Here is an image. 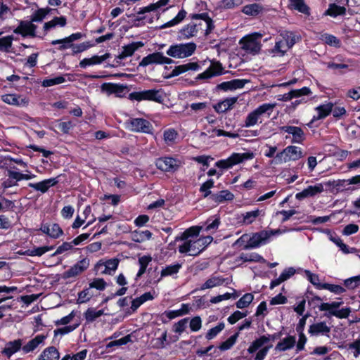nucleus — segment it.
<instances>
[{"label":"nucleus","instance_id":"4","mask_svg":"<svg viewBox=\"0 0 360 360\" xmlns=\"http://www.w3.org/2000/svg\"><path fill=\"white\" fill-rule=\"evenodd\" d=\"M302 157V150L300 148L295 146H289L282 151L278 153L274 159L270 162L271 165H277L290 161H295Z\"/></svg>","mask_w":360,"mask_h":360},{"label":"nucleus","instance_id":"41","mask_svg":"<svg viewBox=\"0 0 360 360\" xmlns=\"http://www.w3.org/2000/svg\"><path fill=\"white\" fill-rule=\"evenodd\" d=\"M178 137L177 131L172 128L167 129L163 131V139L168 146L173 145Z\"/></svg>","mask_w":360,"mask_h":360},{"label":"nucleus","instance_id":"62","mask_svg":"<svg viewBox=\"0 0 360 360\" xmlns=\"http://www.w3.org/2000/svg\"><path fill=\"white\" fill-rule=\"evenodd\" d=\"M321 289L328 290L336 295H340L345 291V289L340 285L329 283H323L321 285Z\"/></svg>","mask_w":360,"mask_h":360},{"label":"nucleus","instance_id":"36","mask_svg":"<svg viewBox=\"0 0 360 360\" xmlns=\"http://www.w3.org/2000/svg\"><path fill=\"white\" fill-rule=\"evenodd\" d=\"M262 214V215H264L262 211L258 209L243 213L241 214V222L245 225H250L252 224L256 220V219Z\"/></svg>","mask_w":360,"mask_h":360},{"label":"nucleus","instance_id":"5","mask_svg":"<svg viewBox=\"0 0 360 360\" xmlns=\"http://www.w3.org/2000/svg\"><path fill=\"white\" fill-rule=\"evenodd\" d=\"M195 49V44L192 42L176 44L171 45L166 51V53L167 56L174 58H184L193 55Z\"/></svg>","mask_w":360,"mask_h":360},{"label":"nucleus","instance_id":"7","mask_svg":"<svg viewBox=\"0 0 360 360\" xmlns=\"http://www.w3.org/2000/svg\"><path fill=\"white\" fill-rule=\"evenodd\" d=\"M129 96L131 99L136 101H150L161 103L164 100L165 94L162 89H148L133 92Z\"/></svg>","mask_w":360,"mask_h":360},{"label":"nucleus","instance_id":"45","mask_svg":"<svg viewBox=\"0 0 360 360\" xmlns=\"http://www.w3.org/2000/svg\"><path fill=\"white\" fill-rule=\"evenodd\" d=\"M262 122V120H259L256 112L252 110L247 115L244 121V127L248 128L252 127Z\"/></svg>","mask_w":360,"mask_h":360},{"label":"nucleus","instance_id":"3","mask_svg":"<svg viewBox=\"0 0 360 360\" xmlns=\"http://www.w3.org/2000/svg\"><path fill=\"white\" fill-rule=\"evenodd\" d=\"M295 43V36L288 31H282L276 39L274 47L270 51L273 56H283Z\"/></svg>","mask_w":360,"mask_h":360},{"label":"nucleus","instance_id":"46","mask_svg":"<svg viewBox=\"0 0 360 360\" xmlns=\"http://www.w3.org/2000/svg\"><path fill=\"white\" fill-rule=\"evenodd\" d=\"M51 9L49 8H39L31 16L30 21L32 22H40L46 18L49 13Z\"/></svg>","mask_w":360,"mask_h":360},{"label":"nucleus","instance_id":"50","mask_svg":"<svg viewBox=\"0 0 360 360\" xmlns=\"http://www.w3.org/2000/svg\"><path fill=\"white\" fill-rule=\"evenodd\" d=\"M181 265L180 264H174L169 266H167L161 271V277H165L169 276H172L179 272L181 269Z\"/></svg>","mask_w":360,"mask_h":360},{"label":"nucleus","instance_id":"25","mask_svg":"<svg viewBox=\"0 0 360 360\" xmlns=\"http://www.w3.org/2000/svg\"><path fill=\"white\" fill-rule=\"evenodd\" d=\"M46 336L44 335H38L33 339L28 341L25 345H22V351L24 354H28L34 351L40 345H44Z\"/></svg>","mask_w":360,"mask_h":360},{"label":"nucleus","instance_id":"18","mask_svg":"<svg viewBox=\"0 0 360 360\" xmlns=\"http://www.w3.org/2000/svg\"><path fill=\"white\" fill-rule=\"evenodd\" d=\"M22 340L16 339L12 341H8L5 344L1 354L7 358H11L13 354L22 349Z\"/></svg>","mask_w":360,"mask_h":360},{"label":"nucleus","instance_id":"53","mask_svg":"<svg viewBox=\"0 0 360 360\" xmlns=\"http://www.w3.org/2000/svg\"><path fill=\"white\" fill-rule=\"evenodd\" d=\"M53 249V246H43L39 248H34L32 250L26 251V255L29 256H41L46 252Z\"/></svg>","mask_w":360,"mask_h":360},{"label":"nucleus","instance_id":"56","mask_svg":"<svg viewBox=\"0 0 360 360\" xmlns=\"http://www.w3.org/2000/svg\"><path fill=\"white\" fill-rule=\"evenodd\" d=\"M290 5L294 9L302 13H309V8L304 4V0H290Z\"/></svg>","mask_w":360,"mask_h":360},{"label":"nucleus","instance_id":"37","mask_svg":"<svg viewBox=\"0 0 360 360\" xmlns=\"http://www.w3.org/2000/svg\"><path fill=\"white\" fill-rule=\"evenodd\" d=\"M224 282V280L218 276H212L208 278L200 288V290H204L206 289H210L214 287L221 285Z\"/></svg>","mask_w":360,"mask_h":360},{"label":"nucleus","instance_id":"52","mask_svg":"<svg viewBox=\"0 0 360 360\" xmlns=\"http://www.w3.org/2000/svg\"><path fill=\"white\" fill-rule=\"evenodd\" d=\"M101 89L103 91H105L109 94H113L122 92L124 87L120 84L105 83L102 85Z\"/></svg>","mask_w":360,"mask_h":360},{"label":"nucleus","instance_id":"35","mask_svg":"<svg viewBox=\"0 0 360 360\" xmlns=\"http://www.w3.org/2000/svg\"><path fill=\"white\" fill-rule=\"evenodd\" d=\"M264 11V6L260 4H251L243 6L242 12L250 16H256Z\"/></svg>","mask_w":360,"mask_h":360},{"label":"nucleus","instance_id":"30","mask_svg":"<svg viewBox=\"0 0 360 360\" xmlns=\"http://www.w3.org/2000/svg\"><path fill=\"white\" fill-rule=\"evenodd\" d=\"M237 101V97L227 98L214 105V109L218 113L225 112L227 110L233 108Z\"/></svg>","mask_w":360,"mask_h":360},{"label":"nucleus","instance_id":"12","mask_svg":"<svg viewBox=\"0 0 360 360\" xmlns=\"http://www.w3.org/2000/svg\"><path fill=\"white\" fill-rule=\"evenodd\" d=\"M155 165L159 169L163 172H174L180 167L181 162L171 157H163L158 158Z\"/></svg>","mask_w":360,"mask_h":360},{"label":"nucleus","instance_id":"38","mask_svg":"<svg viewBox=\"0 0 360 360\" xmlns=\"http://www.w3.org/2000/svg\"><path fill=\"white\" fill-rule=\"evenodd\" d=\"M198 30L196 25L193 23H190L179 31V37L181 39H189L195 36Z\"/></svg>","mask_w":360,"mask_h":360},{"label":"nucleus","instance_id":"40","mask_svg":"<svg viewBox=\"0 0 360 360\" xmlns=\"http://www.w3.org/2000/svg\"><path fill=\"white\" fill-rule=\"evenodd\" d=\"M169 0H159L155 3L150 4V5L145 6L141 9L139 12V14H143L145 13L155 11L157 12L163 6H165Z\"/></svg>","mask_w":360,"mask_h":360},{"label":"nucleus","instance_id":"15","mask_svg":"<svg viewBox=\"0 0 360 360\" xmlns=\"http://www.w3.org/2000/svg\"><path fill=\"white\" fill-rule=\"evenodd\" d=\"M129 127L131 131L149 134L152 131L151 124L142 118H134L130 120Z\"/></svg>","mask_w":360,"mask_h":360},{"label":"nucleus","instance_id":"55","mask_svg":"<svg viewBox=\"0 0 360 360\" xmlns=\"http://www.w3.org/2000/svg\"><path fill=\"white\" fill-rule=\"evenodd\" d=\"M82 37V34L80 32L74 33L68 37H65V38H63L61 39L53 40L51 41V44L56 45L58 43H68V44L71 43V44H72V42L74 41L81 39Z\"/></svg>","mask_w":360,"mask_h":360},{"label":"nucleus","instance_id":"1","mask_svg":"<svg viewBox=\"0 0 360 360\" xmlns=\"http://www.w3.org/2000/svg\"><path fill=\"white\" fill-rule=\"evenodd\" d=\"M202 227L192 226L183 232L180 236L176 238V240H181L178 250L181 254L189 256H197L202 252L213 240L212 236H207L198 238Z\"/></svg>","mask_w":360,"mask_h":360},{"label":"nucleus","instance_id":"39","mask_svg":"<svg viewBox=\"0 0 360 360\" xmlns=\"http://www.w3.org/2000/svg\"><path fill=\"white\" fill-rule=\"evenodd\" d=\"M211 199L215 202L221 203L225 201L232 200L233 199V195L229 191L224 190L217 193L212 194Z\"/></svg>","mask_w":360,"mask_h":360},{"label":"nucleus","instance_id":"22","mask_svg":"<svg viewBox=\"0 0 360 360\" xmlns=\"http://www.w3.org/2000/svg\"><path fill=\"white\" fill-rule=\"evenodd\" d=\"M281 129L292 136V143H302L305 139L304 133L300 127L295 126H283Z\"/></svg>","mask_w":360,"mask_h":360},{"label":"nucleus","instance_id":"31","mask_svg":"<svg viewBox=\"0 0 360 360\" xmlns=\"http://www.w3.org/2000/svg\"><path fill=\"white\" fill-rule=\"evenodd\" d=\"M276 104L274 103H263L259 105L257 108L253 110L257 115L259 120H262V117L266 115L269 117L273 112Z\"/></svg>","mask_w":360,"mask_h":360},{"label":"nucleus","instance_id":"42","mask_svg":"<svg viewBox=\"0 0 360 360\" xmlns=\"http://www.w3.org/2000/svg\"><path fill=\"white\" fill-rule=\"evenodd\" d=\"M219 224V218L214 217V218L208 219L205 222V226H201V230H204L210 233H214L218 229Z\"/></svg>","mask_w":360,"mask_h":360},{"label":"nucleus","instance_id":"21","mask_svg":"<svg viewBox=\"0 0 360 360\" xmlns=\"http://www.w3.org/2000/svg\"><path fill=\"white\" fill-rule=\"evenodd\" d=\"M249 82V80L243 79H235L231 81L224 82L217 85V89L224 91H234L242 89Z\"/></svg>","mask_w":360,"mask_h":360},{"label":"nucleus","instance_id":"58","mask_svg":"<svg viewBox=\"0 0 360 360\" xmlns=\"http://www.w3.org/2000/svg\"><path fill=\"white\" fill-rule=\"evenodd\" d=\"M238 337V333H236L233 335H231L229 338H228L226 341L223 342L221 344V345L219 346V349L222 351L231 349L236 342Z\"/></svg>","mask_w":360,"mask_h":360},{"label":"nucleus","instance_id":"60","mask_svg":"<svg viewBox=\"0 0 360 360\" xmlns=\"http://www.w3.org/2000/svg\"><path fill=\"white\" fill-rule=\"evenodd\" d=\"M304 273L307 278L311 284H313L314 286H316L319 289H321V285L323 283L320 282L319 277L317 274H313L309 270H305Z\"/></svg>","mask_w":360,"mask_h":360},{"label":"nucleus","instance_id":"44","mask_svg":"<svg viewBox=\"0 0 360 360\" xmlns=\"http://www.w3.org/2000/svg\"><path fill=\"white\" fill-rule=\"evenodd\" d=\"M240 259L243 262H255L266 263V260L259 254L253 252L250 254L242 253L240 255Z\"/></svg>","mask_w":360,"mask_h":360},{"label":"nucleus","instance_id":"28","mask_svg":"<svg viewBox=\"0 0 360 360\" xmlns=\"http://www.w3.org/2000/svg\"><path fill=\"white\" fill-rule=\"evenodd\" d=\"M109 57V53H105L102 56H93L91 58H86L79 62V66L82 68H86L89 66L99 65L107 60Z\"/></svg>","mask_w":360,"mask_h":360},{"label":"nucleus","instance_id":"63","mask_svg":"<svg viewBox=\"0 0 360 360\" xmlns=\"http://www.w3.org/2000/svg\"><path fill=\"white\" fill-rule=\"evenodd\" d=\"M224 327L225 325L224 323H219L217 326L208 330L206 334V338L207 340L213 339L224 328Z\"/></svg>","mask_w":360,"mask_h":360},{"label":"nucleus","instance_id":"48","mask_svg":"<svg viewBox=\"0 0 360 360\" xmlns=\"http://www.w3.org/2000/svg\"><path fill=\"white\" fill-rule=\"evenodd\" d=\"M103 314H104V311L102 309L96 310L94 308H89L84 313V316L87 321L93 322Z\"/></svg>","mask_w":360,"mask_h":360},{"label":"nucleus","instance_id":"8","mask_svg":"<svg viewBox=\"0 0 360 360\" xmlns=\"http://www.w3.org/2000/svg\"><path fill=\"white\" fill-rule=\"evenodd\" d=\"M342 304V302H332L330 303L323 302L319 307L320 311H328L330 316H334L340 319L347 318L350 313L349 308H342L339 309V307Z\"/></svg>","mask_w":360,"mask_h":360},{"label":"nucleus","instance_id":"61","mask_svg":"<svg viewBox=\"0 0 360 360\" xmlns=\"http://www.w3.org/2000/svg\"><path fill=\"white\" fill-rule=\"evenodd\" d=\"M321 39L330 46H340V41L333 35L329 34H323L321 35Z\"/></svg>","mask_w":360,"mask_h":360},{"label":"nucleus","instance_id":"2","mask_svg":"<svg viewBox=\"0 0 360 360\" xmlns=\"http://www.w3.org/2000/svg\"><path fill=\"white\" fill-rule=\"evenodd\" d=\"M275 338V335H266L255 340L248 349L249 354H253L257 351L253 360H264L272 347L271 342L274 341Z\"/></svg>","mask_w":360,"mask_h":360},{"label":"nucleus","instance_id":"9","mask_svg":"<svg viewBox=\"0 0 360 360\" xmlns=\"http://www.w3.org/2000/svg\"><path fill=\"white\" fill-rule=\"evenodd\" d=\"M271 240L268 229L255 233L249 238L248 243L244 245L245 249L255 248L266 245Z\"/></svg>","mask_w":360,"mask_h":360},{"label":"nucleus","instance_id":"51","mask_svg":"<svg viewBox=\"0 0 360 360\" xmlns=\"http://www.w3.org/2000/svg\"><path fill=\"white\" fill-rule=\"evenodd\" d=\"M186 15V12L184 9H181L178 13V14L176 15L175 18H174L169 22L164 24L161 27L166 28V27L174 26V25L180 23L185 18Z\"/></svg>","mask_w":360,"mask_h":360},{"label":"nucleus","instance_id":"57","mask_svg":"<svg viewBox=\"0 0 360 360\" xmlns=\"http://www.w3.org/2000/svg\"><path fill=\"white\" fill-rule=\"evenodd\" d=\"M93 297V293L91 288L89 287L84 289L78 294L77 302L79 304L85 303L90 300Z\"/></svg>","mask_w":360,"mask_h":360},{"label":"nucleus","instance_id":"27","mask_svg":"<svg viewBox=\"0 0 360 360\" xmlns=\"http://www.w3.org/2000/svg\"><path fill=\"white\" fill-rule=\"evenodd\" d=\"M143 46L144 44L141 41L132 42L129 44L124 46L122 47V51L117 56V58L120 60H123L127 57L131 56L136 51L143 47Z\"/></svg>","mask_w":360,"mask_h":360},{"label":"nucleus","instance_id":"10","mask_svg":"<svg viewBox=\"0 0 360 360\" xmlns=\"http://www.w3.org/2000/svg\"><path fill=\"white\" fill-rule=\"evenodd\" d=\"M250 158H252V155L250 153H233L227 159L217 161L215 165L219 168L229 169Z\"/></svg>","mask_w":360,"mask_h":360},{"label":"nucleus","instance_id":"6","mask_svg":"<svg viewBox=\"0 0 360 360\" xmlns=\"http://www.w3.org/2000/svg\"><path fill=\"white\" fill-rule=\"evenodd\" d=\"M262 34L254 32L245 36L240 40L241 48L248 53L256 54L261 49V38Z\"/></svg>","mask_w":360,"mask_h":360},{"label":"nucleus","instance_id":"11","mask_svg":"<svg viewBox=\"0 0 360 360\" xmlns=\"http://www.w3.org/2000/svg\"><path fill=\"white\" fill-rule=\"evenodd\" d=\"M173 60L164 56L162 52H154L143 57L139 63V66L146 67L150 65L172 64Z\"/></svg>","mask_w":360,"mask_h":360},{"label":"nucleus","instance_id":"59","mask_svg":"<svg viewBox=\"0 0 360 360\" xmlns=\"http://www.w3.org/2000/svg\"><path fill=\"white\" fill-rule=\"evenodd\" d=\"M65 81V78L63 76H58L54 78L44 79L42 82V86L44 87H49L53 85L62 84Z\"/></svg>","mask_w":360,"mask_h":360},{"label":"nucleus","instance_id":"34","mask_svg":"<svg viewBox=\"0 0 360 360\" xmlns=\"http://www.w3.org/2000/svg\"><path fill=\"white\" fill-rule=\"evenodd\" d=\"M60 354L54 347H49L44 349L37 360H59Z\"/></svg>","mask_w":360,"mask_h":360},{"label":"nucleus","instance_id":"26","mask_svg":"<svg viewBox=\"0 0 360 360\" xmlns=\"http://www.w3.org/2000/svg\"><path fill=\"white\" fill-rule=\"evenodd\" d=\"M296 344V338L292 335H288L281 339L275 346V351L285 352L292 349Z\"/></svg>","mask_w":360,"mask_h":360},{"label":"nucleus","instance_id":"47","mask_svg":"<svg viewBox=\"0 0 360 360\" xmlns=\"http://www.w3.org/2000/svg\"><path fill=\"white\" fill-rule=\"evenodd\" d=\"M14 38L13 36H6L0 38V51L10 52Z\"/></svg>","mask_w":360,"mask_h":360},{"label":"nucleus","instance_id":"19","mask_svg":"<svg viewBox=\"0 0 360 360\" xmlns=\"http://www.w3.org/2000/svg\"><path fill=\"white\" fill-rule=\"evenodd\" d=\"M333 110V103L330 102L326 103L324 104L320 105L315 108L316 112V115H314L311 120V122L307 124L309 127H311V124L319 120H322L326 117Z\"/></svg>","mask_w":360,"mask_h":360},{"label":"nucleus","instance_id":"23","mask_svg":"<svg viewBox=\"0 0 360 360\" xmlns=\"http://www.w3.org/2000/svg\"><path fill=\"white\" fill-rule=\"evenodd\" d=\"M308 332L311 336H328V333L330 332V327L328 326L326 322H316L309 326Z\"/></svg>","mask_w":360,"mask_h":360},{"label":"nucleus","instance_id":"43","mask_svg":"<svg viewBox=\"0 0 360 360\" xmlns=\"http://www.w3.org/2000/svg\"><path fill=\"white\" fill-rule=\"evenodd\" d=\"M66 25V18L63 16L55 17L51 20L45 22L44 25V31L47 32L51 28L55 27L57 25L64 27Z\"/></svg>","mask_w":360,"mask_h":360},{"label":"nucleus","instance_id":"32","mask_svg":"<svg viewBox=\"0 0 360 360\" xmlns=\"http://www.w3.org/2000/svg\"><path fill=\"white\" fill-rule=\"evenodd\" d=\"M311 94V91L309 88L308 87H303L300 89H294L290 91H289L287 94H285L282 96L281 100L283 101H288L293 98H298L302 96H307Z\"/></svg>","mask_w":360,"mask_h":360},{"label":"nucleus","instance_id":"14","mask_svg":"<svg viewBox=\"0 0 360 360\" xmlns=\"http://www.w3.org/2000/svg\"><path fill=\"white\" fill-rule=\"evenodd\" d=\"M89 260L86 258H84L77 262L68 271H65L63 273V278H70L72 277H76L77 276L81 274L82 272L86 271L89 268Z\"/></svg>","mask_w":360,"mask_h":360},{"label":"nucleus","instance_id":"29","mask_svg":"<svg viewBox=\"0 0 360 360\" xmlns=\"http://www.w3.org/2000/svg\"><path fill=\"white\" fill-rule=\"evenodd\" d=\"M41 231L53 238H58L63 234L62 229L57 224H44L41 227Z\"/></svg>","mask_w":360,"mask_h":360},{"label":"nucleus","instance_id":"33","mask_svg":"<svg viewBox=\"0 0 360 360\" xmlns=\"http://www.w3.org/2000/svg\"><path fill=\"white\" fill-rule=\"evenodd\" d=\"M152 233L148 230H135L131 233V239L136 243H144L152 238Z\"/></svg>","mask_w":360,"mask_h":360},{"label":"nucleus","instance_id":"17","mask_svg":"<svg viewBox=\"0 0 360 360\" xmlns=\"http://www.w3.org/2000/svg\"><path fill=\"white\" fill-rule=\"evenodd\" d=\"M1 100L8 105L19 107L26 106L29 103V101L27 98L15 94H8L2 95Z\"/></svg>","mask_w":360,"mask_h":360},{"label":"nucleus","instance_id":"49","mask_svg":"<svg viewBox=\"0 0 360 360\" xmlns=\"http://www.w3.org/2000/svg\"><path fill=\"white\" fill-rule=\"evenodd\" d=\"M345 7L333 4L330 5L328 9L326 11V14L332 17H336L345 14Z\"/></svg>","mask_w":360,"mask_h":360},{"label":"nucleus","instance_id":"13","mask_svg":"<svg viewBox=\"0 0 360 360\" xmlns=\"http://www.w3.org/2000/svg\"><path fill=\"white\" fill-rule=\"evenodd\" d=\"M37 26L31 21L21 20L18 26L13 30L15 34H20L22 37L36 36Z\"/></svg>","mask_w":360,"mask_h":360},{"label":"nucleus","instance_id":"54","mask_svg":"<svg viewBox=\"0 0 360 360\" xmlns=\"http://www.w3.org/2000/svg\"><path fill=\"white\" fill-rule=\"evenodd\" d=\"M253 300L254 296L252 294L246 293L236 302V307L238 309L245 308L250 305Z\"/></svg>","mask_w":360,"mask_h":360},{"label":"nucleus","instance_id":"16","mask_svg":"<svg viewBox=\"0 0 360 360\" xmlns=\"http://www.w3.org/2000/svg\"><path fill=\"white\" fill-rule=\"evenodd\" d=\"M223 67L219 62H211L209 68L198 75L197 79H207L214 76H217L223 73Z\"/></svg>","mask_w":360,"mask_h":360},{"label":"nucleus","instance_id":"20","mask_svg":"<svg viewBox=\"0 0 360 360\" xmlns=\"http://www.w3.org/2000/svg\"><path fill=\"white\" fill-rule=\"evenodd\" d=\"M322 192H323V185L319 183L313 186H309L301 192L297 193L295 198L300 200L306 198L314 197Z\"/></svg>","mask_w":360,"mask_h":360},{"label":"nucleus","instance_id":"24","mask_svg":"<svg viewBox=\"0 0 360 360\" xmlns=\"http://www.w3.org/2000/svg\"><path fill=\"white\" fill-rule=\"evenodd\" d=\"M58 177H56L45 179L38 183H30L28 186L32 188L35 191L44 193L49 189L50 187L55 186L56 184H58Z\"/></svg>","mask_w":360,"mask_h":360},{"label":"nucleus","instance_id":"64","mask_svg":"<svg viewBox=\"0 0 360 360\" xmlns=\"http://www.w3.org/2000/svg\"><path fill=\"white\" fill-rule=\"evenodd\" d=\"M106 282L103 278H95L89 283V288H96L98 290H103L106 288Z\"/></svg>","mask_w":360,"mask_h":360}]
</instances>
